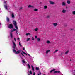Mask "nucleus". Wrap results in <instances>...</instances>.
<instances>
[{
	"label": "nucleus",
	"instance_id": "1",
	"mask_svg": "<svg viewBox=\"0 0 75 75\" xmlns=\"http://www.w3.org/2000/svg\"><path fill=\"white\" fill-rule=\"evenodd\" d=\"M12 42L13 45V46L12 47V48L14 49H16V50L15 49H13V52L16 54H20L21 51L20 50H18L17 48H16V44L14 42V41H13Z\"/></svg>",
	"mask_w": 75,
	"mask_h": 75
},
{
	"label": "nucleus",
	"instance_id": "2",
	"mask_svg": "<svg viewBox=\"0 0 75 75\" xmlns=\"http://www.w3.org/2000/svg\"><path fill=\"white\" fill-rule=\"evenodd\" d=\"M16 31V29H13L11 30V32L10 33V35L11 38H12L13 37V34H12V33H13V32H14V31Z\"/></svg>",
	"mask_w": 75,
	"mask_h": 75
},
{
	"label": "nucleus",
	"instance_id": "3",
	"mask_svg": "<svg viewBox=\"0 0 75 75\" xmlns=\"http://www.w3.org/2000/svg\"><path fill=\"white\" fill-rule=\"evenodd\" d=\"M8 27L10 29H13V25L12 24H9L8 25Z\"/></svg>",
	"mask_w": 75,
	"mask_h": 75
},
{
	"label": "nucleus",
	"instance_id": "4",
	"mask_svg": "<svg viewBox=\"0 0 75 75\" xmlns=\"http://www.w3.org/2000/svg\"><path fill=\"white\" fill-rule=\"evenodd\" d=\"M23 64L24 65H25V64H26V62H25V61H24V60H22V61Z\"/></svg>",
	"mask_w": 75,
	"mask_h": 75
},
{
	"label": "nucleus",
	"instance_id": "5",
	"mask_svg": "<svg viewBox=\"0 0 75 75\" xmlns=\"http://www.w3.org/2000/svg\"><path fill=\"white\" fill-rule=\"evenodd\" d=\"M62 5L63 6H66V3L65 2H63L62 3Z\"/></svg>",
	"mask_w": 75,
	"mask_h": 75
},
{
	"label": "nucleus",
	"instance_id": "6",
	"mask_svg": "<svg viewBox=\"0 0 75 75\" xmlns=\"http://www.w3.org/2000/svg\"><path fill=\"white\" fill-rule=\"evenodd\" d=\"M53 25L54 27H57L58 25V23H53Z\"/></svg>",
	"mask_w": 75,
	"mask_h": 75
},
{
	"label": "nucleus",
	"instance_id": "7",
	"mask_svg": "<svg viewBox=\"0 0 75 75\" xmlns=\"http://www.w3.org/2000/svg\"><path fill=\"white\" fill-rule=\"evenodd\" d=\"M49 2H50V4H55V3L54 2H53L52 1H50Z\"/></svg>",
	"mask_w": 75,
	"mask_h": 75
},
{
	"label": "nucleus",
	"instance_id": "8",
	"mask_svg": "<svg viewBox=\"0 0 75 75\" xmlns=\"http://www.w3.org/2000/svg\"><path fill=\"white\" fill-rule=\"evenodd\" d=\"M13 23L14 25H17V23L16 22V21H13Z\"/></svg>",
	"mask_w": 75,
	"mask_h": 75
},
{
	"label": "nucleus",
	"instance_id": "9",
	"mask_svg": "<svg viewBox=\"0 0 75 75\" xmlns=\"http://www.w3.org/2000/svg\"><path fill=\"white\" fill-rule=\"evenodd\" d=\"M66 11H67L66 10H65V9H63V10H62V12L63 13V14H65V13H66Z\"/></svg>",
	"mask_w": 75,
	"mask_h": 75
},
{
	"label": "nucleus",
	"instance_id": "10",
	"mask_svg": "<svg viewBox=\"0 0 75 75\" xmlns=\"http://www.w3.org/2000/svg\"><path fill=\"white\" fill-rule=\"evenodd\" d=\"M28 8H34V6H31V5H29L28 6Z\"/></svg>",
	"mask_w": 75,
	"mask_h": 75
},
{
	"label": "nucleus",
	"instance_id": "11",
	"mask_svg": "<svg viewBox=\"0 0 75 75\" xmlns=\"http://www.w3.org/2000/svg\"><path fill=\"white\" fill-rule=\"evenodd\" d=\"M50 52V50H47L46 51V54H48V52Z\"/></svg>",
	"mask_w": 75,
	"mask_h": 75
},
{
	"label": "nucleus",
	"instance_id": "12",
	"mask_svg": "<svg viewBox=\"0 0 75 75\" xmlns=\"http://www.w3.org/2000/svg\"><path fill=\"white\" fill-rule=\"evenodd\" d=\"M67 4H70V3H71V1H70V0H68L67 1Z\"/></svg>",
	"mask_w": 75,
	"mask_h": 75
},
{
	"label": "nucleus",
	"instance_id": "13",
	"mask_svg": "<svg viewBox=\"0 0 75 75\" xmlns=\"http://www.w3.org/2000/svg\"><path fill=\"white\" fill-rule=\"evenodd\" d=\"M46 43H47V44H50V43H51V42L50 41L47 40L46 41Z\"/></svg>",
	"mask_w": 75,
	"mask_h": 75
},
{
	"label": "nucleus",
	"instance_id": "14",
	"mask_svg": "<svg viewBox=\"0 0 75 75\" xmlns=\"http://www.w3.org/2000/svg\"><path fill=\"white\" fill-rule=\"evenodd\" d=\"M15 27L16 28V30H18V27H17V25H14Z\"/></svg>",
	"mask_w": 75,
	"mask_h": 75
},
{
	"label": "nucleus",
	"instance_id": "15",
	"mask_svg": "<svg viewBox=\"0 0 75 75\" xmlns=\"http://www.w3.org/2000/svg\"><path fill=\"white\" fill-rule=\"evenodd\" d=\"M47 6L46 5L44 6V9L45 10L46 9H47Z\"/></svg>",
	"mask_w": 75,
	"mask_h": 75
},
{
	"label": "nucleus",
	"instance_id": "16",
	"mask_svg": "<svg viewBox=\"0 0 75 75\" xmlns=\"http://www.w3.org/2000/svg\"><path fill=\"white\" fill-rule=\"evenodd\" d=\"M4 7L6 10H7V6L6 5H4Z\"/></svg>",
	"mask_w": 75,
	"mask_h": 75
},
{
	"label": "nucleus",
	"instance_id": "17",
	"mask_svg": "<svg viewBox=\"0 0 75 75\" xmlns=\"http://www.w3.org/2000/svg\"><path fill=\"white\" fill-rule=\"evenodd\" d=\"M69 50H67V51H66L65 53V54H68V53H69Z\"/></svg>",
	"mask_w": 75,
	"mask_h": 75
},
{
	"label": "nucleus",
	"instance_id": "18",
	"mask_svg": "<svg viewBox=\"0 0 75 75\" xmlns=\"http://www.w3.org/2000/svg\"><path fill=\"white\" fill-rule=\"evenodd\" d=\"M54 73H60V71H56L54 72Z\"/></svg>",
	"mask_w": 75,
	"mask_h": 75
},
{
	"label": "nucleus",
	"instance_id": "19",
	"mask_svg": "<svg viewBox=\"0 0 75 75\" xmlns=\"http://www.w3.org/2000/svg\"><path fill=\"white\" fill-rule=\"evenodd\" d=\"M11 17L12 18H14V13L12 14Z\"/></svg>",
	"mask_w": 75,
	"mask_h": 75
},
{
	"label": "nucleus",
	"instance_id": "20",
	"mask_svg": "<svg viewBox=\"0 0 75 75\" xmlns=\"http://www.w3.org/2000/svg\"><path fill=\"white\" fill-rule=\"evenodd\" d=\"M31 35V34L30 33H28L26 34V36H28V35Z\"/></svg>",
	"mask_w": 75,
	"mask_h": 75
},
{
	"label": "nucleus",
	"instance_id": "21",
	"mask_svg": "<svg viewBox=\"0 0 75 75\" xmlns=\"http://www.w3.org/2000/svg\"><path fill=\"white\" fill-rule=\"evenodd\" d=\"M38 30V28H36L34 29L35 31H37Z\"/></svg>",
	"mask_w": 75,
	"mask_h": 75
},
{
	"label": "nucleus",
	"instance_id": "22",
	"mask_svg": "<svg viewBox=\"0 0 75 75\" xmlns=\"http://www.w3.org/2000/svg\"><path fill=\"white\" fill-rule=\"evenodd\" d=\"M28 68H29L30 69L31 68V67H30V64H28Z\"/></svg>",
	"mask_w": 75,
	"mask_h": 75
},
{
	"label": "nucleus",
	"instance_id": "23",
	"mask_svg": "<svg viewBox=\"0 0 75 75\" xmlns=\"http://www.w3.org/2000/svg\"><path fill=\"white\" fill-rule=\"evenodd\" d=\"M31 67H32L33 71H34V67H33V65H31Z\"/></svg>",
	"mask_w": 75,
	"mask_h": 75
},
{
	"label": "nucleus",
	"instance_id": "24",
	"mask_svg": "<svg viewBox=\"0 0 75 75\" xmlns=\"http://www.w3.org/2000/svg\"><path fill=\"white\" fill-rule=\"evenodd\" d=\"M59 50H55V51L54 52V53H55V52H57Z\"/></svg>",
	"mask_w": 75,
	"mask_h": 75
},
{
	"label": "nucleus",
	"instance_id": "25",
	"mask_svg": "<svg viewBox=\"0 0 75 75\" xmlns=\"http://www.w3.org/2000/svg\"><path fill=\"white\" fill-rule=\"evenodd\" d=\"M55 71V69H53L50 71V72L51 73L53 72V71Z\"/></svg>",
	"mask_w": 75,
	"mask_h": 75
},
{
	"label": "nucleus",
	"instance_id": "26",
	"mask_svg": "<svg viewBox=\"0 0 75 75\" xmlns=\"http://www.w3.org/2000/svg\"><path fill=\"white\" fill-rule=\"evenodd\" d=\"M38 41H41V39L40 38H38L37 39Z\"/></svg>",
	"mask_w": 75,
	"mask_h": 75
},
{
	"label": "nucleus",
	"instance_id": "27",
	"mask_svg": "<svg viewBox=\"0 0 75 75\" xmlns=\"http://www.w3.org/2000/svg\"><path fill=\"white\" fill-rule=\"evenodd\" d=\"M72 13L73 15H75V11L72 12Z\"/></svg>",
	"mask_w": 75,
	"mask_h": 75
},
{
	"label": "nucleus",
	"instance_id": "28",
	"mask_svg": "<svg viewBox=\"0 0 75 75\" xmlns=\"http://www.w3.org/2000/svg\"><path fill=\"white\" fill-rule=\"evenodd\" d=\"M19 32H18V30H16V33L17 34H18V33Z\"/></svg>",
	"mask_w": 75,
	"mask_h": 75
},
{
	"label": "nucleus",
	"instance_id": "29",
	"mask_svg": "<svg viewBox=\"0 0 75 75\" xmlns=\"http://www.w3.org/2000/svg\"><path fill=\"white\" fill-rule=\"evenodd\" d=\"M19 45L21 47H22V45L21 44H20V42H19Z\"/></svg>",
	"mask_w": 75,
	"mask_h": 75
},
{
	"label": "nucleus",
	"instance_id": "30",
	"mask_svg": "<svg viewBox=\"0 0 75 75\" xmlns=\"http://www.w3.org/2000/svg\"><path fill=\"white\" fill-rule=\"evenodd\" d=\"M34 11H38V9H34Z\"/></svg>",
	"mask_w": 75,
	"mask_h": 75
},
{
	"label": "nucleus",
	"instance_id": "31",
	"mask_svg": "<svg viewBox=\"0 0 75 75\" xmlns=\"http://www.w3.org/2000/svg\"><path fill=\"white\" fill-rule=\"evenodd\" d=\"M7 21H8V22L9 21V19L8 18V17L7 18Z\"/></svg>",
	"mask_w": 75,
	"mask_h": 75
},
{
	"label": "nucleus",
	"instance_id": "32",
	"mask_svg": "<svg viewBox=\"0 0 75 75\" xmlns=\"http://www.w3.org/2000/svg\"><path fill=\"white\" fill-rule=\"evenodd\" d=\"M36 70H39L40 69L39 68V67H36Z\"/></svg>",
	"mask_w": 75,
	"mask_h": 75
},
{
	"label": "nucleus",
	"instance_id": "33",
	"mask_svg": "<svg viewBox=\"0 0 75 75\" xmlns=\"http://www.w3.org/2000/svg\"><path fill=\"white\" fill-rule=\"evenodd\" d=\"M29 73L30 74H31V75H32V72H31V71H30L29 72Z\"/></svg>",
	"mask_w": 75,
	"mask_h": 75
},
{
	"label": "nucleus",
	"instance_id": "34",
	"mask_svg": "<svg viewBox=\"0 0 75 75\" xmlns=\"http://www.w3.org/2000/svg\"><path fill=\"white\" fill-rule=\"evenodd\" d=\"M30 40V38H28L27 40V41H28Z\"/></svg>",
	"mask_w": 75,
	"mask_h": 75
},
{
	"label": "nucleus",
	"instance_id": "35",
	"mask_svg": "<svg viewBox=\"0 0 75 75\" xmlns=\"http://www.w3.org/2000/svg\"><path fill=\"white\" fill-rule=\"evenodd\" d=\"M24 54H25V55H27V54L25 53L23 51L22 52Z\"/></svg>",
	"mask_w": 75,
	"mask_h": 75
},
{
	"label": "nucleus",
	"instance_id": "36",
	"mask_svg": "<svg viewBox=\"0 0 75 75\" xmlns=\"http://www.w3.org/2000/svg\"><path fill=\"white\" fill-rule=\"evenodd\" d=\"M50 16H47V18H50Z\"/></svg>",
	"mask_w": 75,
	"mask_h": 75
},
{
	"label": "nucleus",
	"instance_id": "37",
	"mask_svg": "<svg viewBox=\"0 0 75 75\" xmlns=\"http://www.w3.org/2000/svg\"><path fill=\"white\" fill-rule=\"evenodd\" d=\"M19 40H20V38H18L17 39V40L18 41H19Z\"/></svg>",
	"mask_w": 75,
	"mask_h": 75
},
{
	"label": "nucleus",
	"instance_id": "38",
	"mask_svg": "<svg viewBox=\"0 0 75 75\" xmlns=\"http://www.w3.org/2000/svg\"><path fill=\"white\" fill-rule=\"evenodd\" d=\"M73 73H75V70H73Z\"/></svg>",
	"mask_w": 75,
	"mask_h": 75
},
{
	"label": "nucleus",
	"instance_id": "39",
	"mask_svg": "<svg viewBox=\"0 0 75 75\" xmlns=\"http://www.w3.org/2000/svg\"><path fill=\"white\" fill-rule=\"evenodd\" d=\"M37 37H38V36H35V38H37Z\"/></svg>",
	"mask_w": 75,
	"mask_h": 75
},
{
	"label": "nucleus",
	"instance_id": "40",
	"mask_svg": "<svg viewBox=\"0 0 75 75\" xmlns=\"http://www.w3.org/2000/svg\"><path fill=\"white\" fill-rule=\"evenodd\" d=\"M21 54L23 56H24V55H23V53H21Z\"/></svg>",
	"mask_w": 75,
	"mask_h": 75
},
{
	"label": "nucleus",
	"instance_id": "41",
	"mask_svg": "<svg viewBox=\"0 0 75 75\" xmlns=\"http://www.w3.org/2000/svg\"><path fill=\"white\" fill-rule=\"evenodd\" d=\"M33 75H35V72H34L33 73Z\"/></svg>",
	"mask_w": 75,
	"mask_h": 75
},
{
	"label": "nucleus",
	"instance_id": "42",
	"mask_svg": "<svg viewBox=\"0 0 75 75\" xmlns=\"http://www.w3.org/2000/svg\"><path fill=\"white\" fill-rule=\"evenodd\" d=\"M14 40L15 41H16V38H14Z\"/></svg>",
	"mask_w": 75,
	"mask_h": 75
},
{
	"label": "nucleus",
	"instance_id": "43",
	"mask_svg": "<svg viewBox=\"0 0 75 75\" xmlns=\"http://www.w3.org/2000/svg\"><path fill=\"white\" fill-rule=\"evenodd\" d=\"M34 38H33L32 39V41H34Z\"/></svg>",
	"mask_w": 75,
	"mask_h": 75
},
{
	"label": "nucleus",
	"instance_id": "44",
	"mask_svg": "<svg viewBox=\"0 0 75 75\" xmlns=\"http://www.w3.org/2000/svg\"><path fill=\"white\" fill-rule=\"evenodd\" d=\"M21 9H22V7H21V8H20V10H21Z\"/></svg>",
	"mask_w": 75,
	"mask_h": 75
},
{
	"label": "nucleus",
	"instance_id": "45",
	"mask_svg": "<svg viewBox=\"0 0 75 75\" xmlns=\"http://www.w3.org/2000/svg\"><path fill=\"white\" fill-rule=\"evenodd\" d=\"M4 3H5V4L6 3V1H4Z\"/></svg>",
	"mask_w": 75,
	"mask_h": 75
},
{
	"label": "nucleus",
	"instance_id": "46",
	"mask_svg": "<svg viewBox=\"0 0 75 75\" xmlns=\"http://www.w3.org/2000/svg\"><path fill=\"white\" fill-rule=\"evenodd\" d=\"M71 30H74L73 29H71Z\"/></svg>",
	"mask_w": 75,
	"mask_h": 75
},
{
	"label": "nucleus",
	"instance_id": "47",
	"mask_svg": "<svg viewBox=\"0 0 75 75\" xmlns=\"http://www.w3.org/2000/svg\"><path fill=\"white\" fill-rule=\"evenodd\" d=\"M23 50H25V48H23Z\"/></svg>",
	"mask_w": 75,
	"mask_h": 75
},
{
	"label": "nucleus",
	"instance_id": "48",
	"mask_svg": "<svg viewBox=\"0 0 75 75\" xmlns=\"http://www.w3.org/2000/svg\"><path fill=\"white\" fill-rule=\"evenodd\" d=\"M40 74H41V72H40Z\"/></svg>",
	"mask_w": 75,
	"mask_h": 75
},
{
	"label": "nucleus",
	"instance_id": "49",
	"mask_svg": "<svg viewBox=\"0 0 75 75\" xmlns=\"http://www.w3.org/2000/svg\"><path fill=\"white\" fill-rule=\"evenodd\" d=\"M28 55H29V56H30V55L29 54H28Z\"/></svg>",
	"mask_w": 75,
	"mask_h": 75
},
{
	"label": "nucleus",
	"instance_id": "50",
	"mask_svg": "<svg viewBox=\"0 0 75 75\" xmlns=\"http://www.w3.org/2000/svg\"><path fill=\"white\" fill-rule=\"evenodd\" d=\"M1 23H0V25H1Z\"/></svg>",
	"mask_w": 75,
	"mask_h": 75
},
{
	"label": "nucleus",
	"instance_id": "51",
	"mask_svg": "<svg viewBox=\"0 0 75 75\" xmlns=\"http://www.w3.org/2000/svg\"><path fill=\"white\" fill-rule=\"evenodd\" d=\"M38 75H40V74H38Z\"/></svg>",
	"mask_w": 75,
	"mask_h": 75
},
{
	"label": "nucleus",
	"instance_id": "52",
	"mask_svg": "<svg viewBox=\"0 0 75 75\" xmlns=\"http://www.w3.org/2000/svg\"><path fill=\"white\" fill-rule=\"evenodd\" d=\"M70 61H71V60H70Z\"/></svg>",
	"mask_w": 75,
	"mask_h": 75
}]
</instances>
